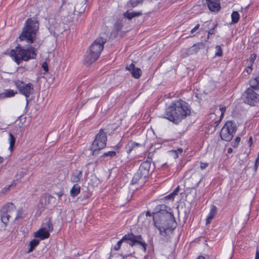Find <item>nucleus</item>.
<instances>
[{"label": "nucleus", "mask_w": 259, "mask_h": 259, "mask_svg": "<svg viewBox=\"0 0 259 259\" xmlns=\"http://www.w3.org/2000/svg\"><path fill=\"white\" fill-rule=\"evenodd\" d=\"M168 207L164 204L156 206L153 213L154 226L159 231L160 234L166 237L172 233L177 226V222L171 213L168 212Z\"/></svg>", "instance_id": "nucleus-1"}, {"label": "nucleus", "mask_w": 259, "mask_h": 259, "mask_svg": "<svg viewBox=\"0 0 259 259\" xmlns=\"http://www.w3.org/2000/svg\"><path fill=\"white\" fill-rule=\"evenodd\" d=\"M191 114L188 103L182 99L172 101L164 110L163 118L178 124Z\"/></svg>", "instance_id": "nucleus-2"}, {"label": "nucleus", "mask_w": 259, "mask_h": 259, "mask_svg": "<svg viewBox=\"0 0 259 259\" xmlns=\"http://www.w3.org/2000/svg\"><path fill=\"white\" fill-rule=\"evenodd\" d=\"M8 55L17 65H20L23 61L27 62L34 59L37 57L36 50L35 48L30 47L25 48L20 45L11 49Z\"/></svg>", "instance_id": "nucleus-3"}, {"label": "nucleus", "mask_w": 259, "mask_h": 259, "mask_svg": "<svg viewBox=\"0 0 259 259\" xmlns=\"http://www.w3.org/2000/svg\"><path fill=\"white\" fill-rule=\"evenodd\" d=\"M39 24L37 20L28 18L19 37L20 40L21 41L25 40L29 44H33L35 40Z\"/></svg>", "instance_id": "nucleus-4"}, {"label": "nucleus", "mask_w": 259, "mask_h": 259, "mask_svg": "<svg viewBox=\"0 0 259 259\" xmlns=\"http://www.w3.org/2000/svg\"><path fill=\"white\" fill-rule=\"evenodd\" d=\"M123 242H125L131 247H133L136 244L140 245L141 246V249L145 252L146 251L147 245L143 239L141 235H136L133 233H128L125 234L113 246V249L115 251L120 250Z\"/></svg>", "instance_id": "nucleus-5"}, {"label": "nucleus", "mask_w": 259, "mask_h": 259, "mask_svg": "<svg viewBox=\"0 0 259 259\" xmlns=\"http://www.w3.org/2000/svg\"><path fill=\"white\" fill-rule=\"evenodd\" d=\"M151 166V160H146L143 162L136 174L132 179V183L134 184H144L149 176V170Z\"/></svg>", "instance_id": "nucleus-6"}, {"label": "nucleus", "mask_w": 259, "mask_h": 259, "mask_svg": "<svg viewBox=\"0 0 259 259\" xmlns=\"http://www.w3.org/2000/svg\"><path fill=\"white\" fill-rule=\"evenodd\" d=\"M237 131L236 123L232 121H227L220 132V137L222 140L230 141Z\"/></svg>", "instance_id": "nucleus-7"}, {"label": "nucleus", "mask_w": 259, "mask_h": 259, "mask_svg": "<svg viewBox=\"0 0 259 259\" xmlns=\"http://www.w3.org/2000/svg\"><path fill=\"white\" fill-rule=\"evenodd\" d=\"M256 89L251 87L247 88L243 94V98L245 103L250 105L255 106L259 102V94L255 92Z\"/></svg>", "instance_id": "nucleus-8"}, {"label": "nucleus", "mask_w": 259, "mask_h": 259, "mask_svg": "<svg viewBox=\"0 0 259 259\" xmlns=\"http://www.w3.org/2000/svg\"><path fill=\"white\" fill-rule=\"evenodd\" d=\"M107 140L106 133L103 130H100L93 142L92 150L96 151L104 149L106 146Z\"/></svg>", "instance_id": "nucleus-9"}, {"label": "nucleus", "mask_w": 259, "mask_h": 259, "mask_svg": "<svg viewBox=\"0 0 259 259\" xmlns=\"http://www.w3.org/2000/svg\"><path fill=\"white\" fill-rule=\"evenodd\" d=\"M14 84L20 94L24 95L26 98L30 97L34 91L33 84L30 82L26 83L20 80L14 81Z\"/></svg>", "instance_id": "nucleus-10"}, {"label": "nucleus", "mask_w": 259, "mask_h": 259, "mask_svg": "<svg viewBox=\"0 0 259 259\" xmlns=\"http://www.w3.org/2000/svg\"><path fill=\"white\" fill-rule=\"evenodd\" d=\"M106 42V39L105 38L102 37H98L90 46L88 50L93 54L97 55L99 58L104 49V45Z\"/></svg>", "instance_id": "nucleus-11"}, {"label": "nucleus", "mask_w": 259, "mask_h": 259, "mask_svg": "<svg viewBox=\"0 0 259 259\" xmlns=\"http://www.w3.org/2000/svg\"><path fill=\"white\" fill-rule=\"evenodd\" d=\"M206 4L208 10L213 13H218L221 9L220 0H206Z\"/></svg>", "instance_id": "nucleus-12"}, {"label": "nucleus", "mask_w": 259, "mask_h": 259, "mask_svg": "<svg viewBox=\"0 0 259 259\" xmlns=\"http://www.w3.org/2000/svg\"><path fill=\"white\" fill-rule=\"evenodd\" d=\"M99 57L92 52L87 50L83 59V64L85 65H90L95 62Z\"/></svg>", "instance_id": "nucleus-13"}, {"label": "nucleus", "mask_w": 259, "mask_h": 259, "mask_svg": "<svg viewBox=\"0 0 259 259\" xmlns=\"http://www.w3.org/2000/svg\"><path fill=\"white\" fill-rule=\"evenodd\" d=\"M49 232L46 228H40L34 233V237L38 238L40 240H43L50 237Z\"/></svg>", "instance_id": "nucleus-14"}, {"label": "nucleus", "mask_w": 259, "mask_h": 259, "mask_svg": "<svg viewBox=\"0 0 259 259\" xmlns=\"http://www.w3.org/2000/svg\"><path fill=\"white\" fill-rule=\"evenodd\" d=\"M211 21H206L204 22L203 24L201 25L200 27V24L198 23L191 30V33L192 34H198L200 31H206L205 29L206 26H208L210 23Z\"/></svg>", "instance_id": "nucleus-15"}, {"label": "nucleus", "mask_w": 259, "mask_h": 259, "mask_svg": "<svg viewBox=\"0 0 259 259\" xmlns=\"http://www.w3.org/2000/svg\"><path fill=\"white\" fill-rule=\"evenodd\" d=\"M203 47L204 44L202 42L194 44L192 47L187 50L186 54L188 56L195 54Z\"/></svg>", "instance_id": "nucleus-16"}, {"label": "nucleus", "mask_w": 259, "mask_h": 259, "mask_svg": "<svg viewBox=\"0 0 259 259\" xmlns=\"http://www.w3.org/2000/svg\"><path fill=\"white\" fill-rule=\"evenodd\" d=\"M217 213V207L214 205H212L210 206L209 212L206 218V224H209L212 220L214 218V216Z\"/></svg>", "instance_id": "nucleus-17"}, {"label": "nucleus", "mask_w": 259, "mask_h": 259, "mask_svg": "<svg viewBox=\"0 0 259 259\" xmlns=\"http://www.w3.org/2000/svg\"><path fill=\"white\" fill-rule=\"evenodd\" d=\"M82 177V172L81 170H74L71 175L70 181L72 183H78L80 181Z\"/></svg>", "instance_id": "nucleus-18"}, {"label": "nucleus", "mask_w": 259, "mask_h": 259, "mask_svg": "<svg viewBox=\"0 0 259 259\" xmlns=\"http://www.w3.org/2000/svg\"><path fill=\"white\" fill-rule=\"evenodd\" d=\"M16 209V206L14 203L12 202H8L2 208V212L7 213L10 214L14 212Z\"/></svg>", "instance_id": "nucleus-19"}, {"label": "nucleus", "mask_w": 259, "mask_h": 259, "mask_svg": "<svg viewBox=\"0 0 259 259\" xmlns=\"http://www.w3.org/2000/svg\"><path fill=\"white\" fill-rule=\"evenodd\" d=\"M142 15V12L141 11L135 12H131L128 11H126L124 14L123 16L124 18H127L128 20H131L132 18L135 17H139Z\"/></svg>", "instance_id": "nucleus-20"}, {"label": "nucleus", "mask_w": 259, "mask_h": 259, "mask_svg": "<svg viewBox=\"0 0 259 259\" xmlns=\"http://www.w3.org/2000/svg\"><path fill=\"white\" fill-rule=\"evenodd\" d=\"M81 187L78 184H74L70 191V195L72 197L77 196L80 192Z\"/></svg>", "instance_id": "nucleus-21"}, {"label": "nucleus", "mask_w": 259, "mask_h": 259, "mask_svg": "<svg viewBox=\"0 0 259 259\" xmlns=\"http://www.w3.org/2000/svg\"><path fill=\"white\" fill-rule=\"evenodd\" d=\"M219 109L221 113L219 119L218 120H217L214 122L215 126H217L218 125H219L220 122H221L222 120L224 118L225 113L226 111V107L224 105H220L219 106Z\"/></svg>", "instance_id": "nucleus-22"}, {"label": "nucleus", "mask_w": 259, "mask_h": 259, "mask_svg": "<svg viewBox=\"0 0 259 259\" xmlns=\"http://www.w3.org/2000/svg\"><path fill=\"white\" fill-rule=\"evenodd\" d=\"M142 144H141L139 143H137L136 142L131 141V144H130V143L128 144L127 149L126 150V152L128 154H130L133 150H134L138 147H142Z\"/></svg>", "instance_id": "nucleus-23"}, {"label": "nucleus", "mask_w": 259, "mask_h": 259, "mask_svg": "<svg viewBox=\"0 0 259 259\" xmlns=\"http://www.w3.org/2000/svg\"><path fill=\"white\" fill-rule=\"evenodd\" d=\"M249 85L256 89L259 90V75L255 77L251 78L249 81Z\"/></svg>", "instance_id": "nucleus-24"}, {"label": "nucleus", "mask_w": 259, "mask_h": 259, "mask_svg": "<svg viewBox=\"0 0 259 259\" xmlns=\"http://www.w3.org/2000/svg\"><path fill=\"white\" fill-rule=\"evenodd\" d=\"M39 240L36 239H33L31 241H30L29 246V248L27 251V253L31 252L34 248L39 244Z\"/></svg>", "instance_id": "nucleus-25"}, {"label": "nucleus", "mask_w": 259, "mask_h": 259, "mask_svg": "<svg viewBox=\"0 0 259 259\" xmlns=\"http://www.w3.org/2000/svg\"><path fill=\"white\" fill-rule=\"evenodd\" d=\"M10 218V214L2 212L1 215V223L4 224V226H3V227L5 228L6 227L9 222Z\"/></svg>", "instance_id": "nucleus-26"}, {"label": "nucleus", "mask_w": 259, "mask_h": 259, "mask_svg": "<svg viewBox=\"0 0 259 259\" xmlns=\"http://www.w3.org/2000/svg\"><path fill=\"white\" fill-rule=\"evenodd\" d=\"M131 73L134 78L139 79L141 77L142 72L140 68L136 67Z\"/></svg>", "instance_id": "nucleus-27"}, {"label": "nucleus", "mask_w": 259, "mask_h": 259, "mask_svg": "<svg viewBox=\"0 0 259 259\" xmlns=\"http://www.w3.org/2000/svg\"><path fill=\"white\" fill-rule=\"evenodd\" d=\"M231 17L232 23L236 24L238 22L240 15L237 11H233L231 14Z\"/></svg>", "instance_id": "nucleus-28"}, {"label": "nucleus", "mask_w": 259, "mask_h": 259, "mask_svg": "<svg viewBox=\"0 0 259 259\" xmlns=\"http://www.w3.org/2000/svg\"><path fill=\"white\" fill-rule=\"evenodd\" d=\"M17 91H14L13 90L8 89L6 90L2 94L5 98H11L14 97L17 94Z\"/></svg>", "instance_id": "nucleus-29"}, {"label": "nucleus", "mask_w": 259, "mask_h": 259, "mask_svg": "<svg viewBox=\"0 0 259 259\" xmlns=\"http://www.w3.org/2000/svg\"><path fill=\"white\" fill-rule=\"evenodd\" d=\"M9 143H10V146H9V149L11 151H12L14 148V145H15V142H16V139L12 133H9Z\"/></svg>", "instance_id": "nucleus-30"}, {"label": "nucleus", "mask_w": 259, "mask_h": 259, "mask_svg": "<svg viewBox=\"0 0 259 259\" xmlns=\"http://www.w3.org/2000/svg\"><path fill=\"white\" fill-rule=\"evenodd\" d=\"M143 0H130L128 4L132 8H135L140 4H142Z\"/></svg>", "instance_id": "nucleus-31"}, {"label": "nucleus", "mask_w": 259, "mask_h": 259, "mask_svg": "<svg viewBox=\"0 0 259 259\" xmlns=\"http://www.w3.org/2000/svg\"><path fill=\"white\" fill-rule=\"evenodd\" d=\"M24 217V215L23 212V208H22V207H20L17 211L15 220H17L19 219H22Z\"/></svg>", "instance_id": "nucleus-32"}, {"label": "nucleus", "mask_w": 259, "mask_h": 259, "mask_svg": "<svg viewBox=\"0 0 259 259\" xmlns=\"http://www.w3.org/2000/svg\"><path fill=\"white\" fill-rule=\"evenodd\" d=\"M241 138L239 137H236L232 142H231V146L233 148H237L239 143L240 142Z\"/></svg>", "instance_id": "nucleus-33"}, {"label": "nucleus", "mask_w": 259, "mask_h": 259, "mask_svg": "<svg viewBox=\"0 0 259 259\" xmlns=\"http://www.w3.org/2000/svg\"><path fill=\"white\" fill-rule=\"evenodd\" d=\"M223 55V51L220 46H217L215 47V56L218 57H221Z\"/></svg>", "instance_id": "nucleus-34"}, {"label": "nucleus", "mask_w": 259, "mask_h": 259, "mask_svg": "<svg viewBox=\"0 0 259 259\" xmlns=\"http://www.w3.org/2000/svg\"><path fill=\"white\" fill-rule=\"evenodd\" d=\"M216 27H217V24H215V25L213 24V27L212 28L210 29L207 31V39H208L209 38V36L210 35L214 34L215 33V28Z\"/></svg>", "instance_id": "nucleus-35"}, {"label": "nucleus", "mask_w": 259, "mask_h": 259, "mask_svg": "<svg viewBox=\"0 0 259 259\" xmlns=\"http://www.w3.org/2000/svg\"><path fill=\"white\" fill-rule=\"evenodd\" d=\"M122 27L123 25L121 22H117L115 24V29H116L117 32L121 30V29L122 28Z\"/></svg>", "instance_id": "nucleus-36"}, {"label": "nucleus", "mask_w": 259, "mask_h": 259, "mask_svg": "<svg viewBox=\"0 0 259 259\" xmlns=\"http://www.w3.org/2000/svg\"><path fill=\"white\" fill-rule=\"evenodd\" d=\"M116 152L114 151H108L107 152H105L103 154V156H110L111 157H114L116 155Z\"/></svg>", "instance_id": "nucleus-37"}, {"label": "nucleus", "mask_w": 259, "mask_h": 259, "mask_svg": "<svg viewBox=\"0 0 259 259\" xmlns=\"http://www.w3.org/2000/svg\"><path fill=\"white\" fill-rule=\"evenodd\" d=\"M256 58V55L255 54H252L250 55L249 62L251 66H253V64H254V61L255 60Z\"/></svg>", "instance_id": "nucleus-38"}, {"label": "nucleus", "mask_w": 259, "mask_h": 259, "mask_svg": "<svg viewBox=\"0 0 259 259\" xmlns=\"http://www.w3.org/2000/svg\"><path fill=\"white\" fill-rule=\"evenodd\" d=\"M136 68L135 65L133 63H131L128 66H126V70L132 72Z\"/></svg>", "instance_id": "nucleus-39"}, {"label": "nucleus", "mask_w": 259, "mask_h": 259, "mask_svg": "<svg viewBox=\"0 0 259 259\" xmlns=\"http://www.w3.org/2000/svg\"><path fill=\"white\" fill-rule=\"evenodd\" d=\"M258 165H259V158L258 157H256V159L255 160L254 165V167H253V170L255 171H257V169L258 168Z\"/></svg>", "instance_id": "nucleus-40"}, {"label": "nucleus", "mask_w": 259, "mask_h": 259, "mask_svg": "<svg viewBox=\"0 0 259 259\" xmlns=\"http://www.w3.org/2000/svg\"><path fill=\"white\" fill-rule=\"evenodd\" d=\"M174 198H175V196L173 195V194L172 193H171L169 194L168 195H167V196H165L164 197V199L165 200L170 199L171 200H174Z\"/></svg>", "instance_id": "nucleus-41"}, {"label": "nucleus", "mask_w": 259, "mask_h": 259, "mask_svg": "<svg viewBox=\"0 0 259 259\" xmlns=\"http://www.w3.org/2000/svg\"><path fill=\"white\" fill-rule=\"evenodd\" d=\"M208 165V163L207 162H200V167L201 169L203 170L206 168Z\"/></svg>", "instance_id": "nucleus-42"}, {"label": "nucleus", "mask_w": 259, "mask_h": 259, "mask_svg": "<svg viewBox=\"0 0 259 259\" xmlns=\"http://www.w3.org/2000/svg\"><path fill=\"white\" fill-rule=\"evenodd\" d=\"M42 68H43L44 70L46 72H48L49 70L48 65L46 62L43 63L42 65Z\"/></svg>", "instance_id": "nucleus-43"}, {"label": "nucleus", "mask_w": 259, "mask_h": 259, "mask_svg": "<svg viewBox=\"0 0 259 259\" xmlns=\"http://www.w3.org/2000/svg\"><path fill=\"white\" fill-rule=\"evenodd\" d=\"M180 190V186H178L174 190V191L172 192L173 195L175 196L178 194V192Z\"/></svg>", "instance_id": "nucleus-44"}, {"label": "nucleus", "mask_w": 259, "mask_h": 259, "mask_svg": "<svg viewBox=\"0 0 259 259\" xmlns=\"http://www.w3.org/2000/svg\"><path fill=\"white\" fill-rule=\"evenodd\" d=\"M248 144L249 147H251L253 144L252 137L251 136L248 139Z\"/></svg>", "instance_id": "nucleus-45"}, {"label": "nucleus", "mask_w": 259, "mask_h": 259, "mask_svg": "<svg viewBox=\"0 0 259 259\" xmlns=\"http://www.w3.org/2000/svg\"><path fill=\"white\" fill-rule=\"evenodd\" d=\"M254 259H259V249L258 248H257V249L256 250Z\"/></svg>", "instance_id": "nucleus-46"}, {"label": "nucleus", "mask_w": 259, "mask_h": 259, "mask_svg": "<svg viewBox=\"0 0 259 259\" xmlns=\"http://www.w3.org/2000/svg\"><path fill=\"white\" fill-rule=\"evenodd\" d=\"M232 152H233V149H232V148H228V149H227V153H228V154H230V153H231Z\"/></svg>", "instance_id": "nucleus-47"}, {"label": "nucleus", "mask_w": 259, "mask_h": 259, "mask_svg": "<svg viewBox=\"0 0 259 259\" xmlns=\"http://www.w3.org/2000/svg\"><path fill=\"white\" fill-rule=\"evenodd\" d=\"M209 118H213L214 116H215V114L214 113H210L209 115Z\"/></svg>", "instance_id": "nucleus-48"}, {"label": "nucleus", "mask_w": 259, "mask_h": 259, "mask_svg": "<svg viewBox=\"0 0 259 259\" xmlns=\"http://www.w3.org/2000/svg\"><path fill=\"white\" fill-rule=\"evenodd\" d=\"M197 259H206V258H205V256L200 255L197 257Z\"/></svg>", "instance_id": "nucleus-49"}, {"label": "nucleus", "mask_w": 259, "mask_h": 259, "mask_svg": "<svg viewBox=\"0 0 259 259\" xmlns=\"http://www.w3.org/2000/svg\"><path fill=\"white\" fill-rule=\"evenodd\" d=\"M12 185H13V184L9 185L8 188L5 187L3 189V191H4V190L7 191V190L9 189L10 187H11Z\"/></svg>", "instance_id": "nucleus-50"}, {"label": "nucleus", "mask_w": 259, "mask_h": 259, "mask_svg": "<svg viewBox=\"0 0 259 259\" xmlns=\"http://www.w3.org/2000/svg\"><path fill=\"white\" fill-rule=\"evenodd\" d=\"M146 216H149V217L152 215L150 211H147L146 212Z\"/></svg>", "instance_id": "nucleus-51"}, {"label": "nucleus", "mask_w": 259, "mask_h": 259, "mask_svg": "<svg viewBox=\"0 0 259 259\" xmlns=\"http://www.w3.org/2000/svg\"><path fill=\"white\" fill-rule=\"evenodd\" d=\"M152 154L151 153V152H149L148 153V159H152Z\"/></svg>", "instance_id": "nucleus-52"}, {"label": "nucleus", "mask_w": 259, "mask_h": 259, "mask_svg": "<svg viewBox=\"0 0 259 259\" xmlns=\"http://www.w3.org/2000/svg\"><path fill=\"white\" fill-rule=\"evenodd\" d=\"M177 151L180 153H182L183 152V149H182V148H179V149H178Z\"/></svg>", "instance_id": "nucleus-53"}, {"label": "nucleus", "mask_w": 259, "mask_h": 259, "mask_svg": "<svg viewBox=\"0 0 259 259\" xmlns=\"http://www.w3.org/2000/svg\"><path fill=\"white\" fill-rule=\"evenodd\" d=\"M121 147V144H120V143H119L116 146V149H119Z\"/></svg>", "instance_id": "nucleus-54"}, {"label": "nucleus", "mask_w": 259, "mask_h": 259, "mask_svg": "<svg viewBox=\"0 0 259 259\" xmlns=\"http://www.w3.org/2000/svg\"><path fill=\"white\" fill-rule=\"evenodd\" d=\"M51 230H53V225H52V224L51 223L49 224V229H51Z\"/></svg>", "instance_id": "nucleus-55"}, {"label": "nucleus", "mask_w": 259, "mask_h": 259, "mask_svg": "<svg viewBox=\"0 0 259 259\" xmlns=\"http://www.w3.org/2000/svg\"><path fill=\"white\" fill-rule=\"evenodd\" d=\"M248 68L249 69L250 72H251L252 70V66H251L250 65L248 66Z\"/></svg>", "instance_id": "nucleus-56"}, {"label": "nucleus", "mask_w": 259, "mask_h": 259, "mask_svg": "<svg viewBox=\"0 0 259 259\" xmlns=\"http://www.w3.org/2000/svg\"><path fill=\"white\" fill-rule=\"evenodd\" d=\"M4 158L3 157L0 156V164L3 162Z\"/></svg>", "instance_id": "nucleus-57"}, {"label": "nucleus", "mask_w": 259, "mask_h": 259, "mask_svg": "<svg viewBox=\"0 0 259 259\" xmlns=\"http://www.w3.org/2000/svg\"><path fill=\"white\" fill-rule=\"evenodd\" d=\"M247 72L248 73H250V70H249V69L247 70Z\"/></svg>", "instance_id": "nucleus-58"}, {"label": "nucleus", "mask_w": 259, "mask_h": 259, "mask_svg": "<svg viewBox=\"0 0 259 259\" xmlns=\"http://www.w3.org/2000/svg\"><path fill=\"white\" fill-rule=\"evenodd\" d=\"M257 157H258V158H259V151H258V154H257Z\"/></svg>", "instance_id": "nucleus-59"}, {"label": "nucleus", "mask_w": 259, "mask_h": 259, "mask_svg": "<svg viewBox=\"0 0 259 259\" xmlns=\"http://www.w3.org/2000/svg\"><path fill=\"white\" fill-rule=\"evenodd\" d=\"M61 195H62V194H59V196H61Z\"/></svg>", "instance_id": "nucleus-60"}, {"label": "nucleus", "mask_w": 259, "mask_h": 259, "mask_svg": "<svg viewBox=\"0 0 259 259\" xmlns=\"http://www.w3.org/2000/svg\"><path fill=\"white\" fill-rule=\"evenodd\" d=\"M61 195H62V194H59V196H61Z\"/></svg>", "instance_id": "nucleus-61"}]
</instances>
